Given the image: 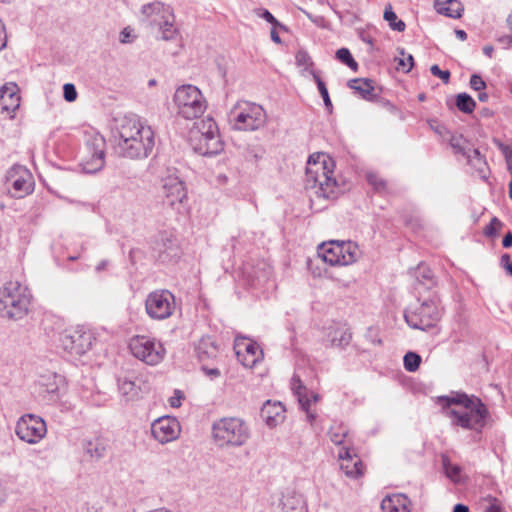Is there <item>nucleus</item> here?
<instances>
[{"label": "nucleus", "instance_id": "e2e57ef3", "mask_svg": "<svg viewBox=\"0 0 512 512\" xmlns=\"http://www.w3.org/2000/svg\"><path fill=\"white\" fill-rule=\"evenodd\" d=\"M453 512H469V509L466 505L456 504L454 506Z\"/></svg>", "mask_w": 512, "mask_h": 512}, {"label": "nucleus", "instance_id": "f257e3e1", "mask_svg": "<svg viewBox=\"0 0 512 512\" xmlns=\"http://www.w3.org/2000/svg\"><path fill=\"white\" fill-rule=\"evenodd\" d=\"M153 128L137 116L124 117L117 127L116 148L129 159H145L155 147Z\"/></svg>", "mask_w": 512, "mask_h": 512}, {"label": "nucleus", "instance_id": "c85d7f7f", "mask_svg": "<svg viewBox=\"0 0 512 512\" xmlns=\"http://www.w3.org/2000/svg\"><path fill=\"white\" fill-rule=\"evenodd\" d=\"M434 7L439 14L450 18H460L464 10L459 0H435Z\"/></svg>", "mask_w": 512, "mask_h": 512}, {"label": "nucleus", "instance_id": "e433bc0d", "mask_svg": "<svg viewBox=\"0 0 512 512\" xmlns=\"http://www.w3.org/2000/svg\"><path fill=\"white\" fill-rule=\"evenodd\" d=\"M328 435L334 444L341 445L347 436V429L341 424H336L331 426Z\"/></svg>", "mask_w": 512, "mask_h": 512}, {"label": "nucleus", "instance_id": "774afa93", "mask_svg": "<svg viewBox=\"0 0 512 512\" xmlns=\"http://www.w3.org/2000/svg\"><path fill=\"white\" fill-rule=\"evenodd\" d=\"M7 496L6 489L3 484L0 483V505L5 501Z\"/></svg>", "mask_w": 512, "mask_h": 512}, {"label": "nucleus", "instance_id": "8fccbe9b", "mask_svg": "<svg viewBox=\"0 0 512 512\" xmlns=\"http://www.w3.org/2000/svg\"><path fill=\"white\" fill-rule=\"evenodd\" d=\"M184 399V394L181 390H174L173 395L168 399V403L173 408H178L182 404V400Z\"/></svg>", "mask_w": 512, "mask_h": 512}, {"label": "nucleus", "instance_id": "37998d69", "mask_svg": "<svg viewBox=\"0 0 512 512\" xmlns=\"http://www.w3.org/2000/svg\"><path fill=\"white\" fill-rule=\"evenodd\" d=\"M503 223L497 218L493 217L490 221V224L485 227L484 234L488 237H494L497 235L498 231L502 228Z\"/></svg>", "mask_w": 512, "mask_h": 512}, {"label": "nucleus", "instance_id": "c756f323", "mask_svg": "<svg viewBox=\"0 0 512 512\" xmlns=\"http://www.w3.org/2000/svg\"><path fill=\"white\" fill-rule=\"evenodd\" d=\"M140 380H132L130 378H123L119 379L118 381V387L120 394L127 400V401H134L140 397Z\"/></svg>", "mask_w": 512, "mask_h": 512}, {"label": "nucleus", "instance_id": "f704fd0d", "mask_svg": "<svg viewBox=\"0 0 512 512\" xmlns=\"http://www.w3.org/2000/svg\"><path fill=\"white\" fill-rule=\"evenodd\" d=\"M384 19L389 23V27L398 32H403L406 28L405 23L399 20L391 5L385 8Z\"/></svg>", "mask_w": 512, "mask_h": 512}, {"label": "nucleus", "instance_id": "338daca9", "mask_svg": "<svg viewBox=\"0 0 512 512\" xmlns=\"http://www.w3.org/2000/svg\"><path fill=\"white\" fill-rule=\"evenodd\" d=\"M107 265H108V261L107 260H102V261H100L97 264L95 269H96L97 272H101V271L106 269Z\"/></svg>", "mask_w": 512, "mask_h": 512}, {"label": "nucleus", "instance_id": "a878e982", "mask_svg": "<svg viewBox=\"0 0 512 512\" xmlns=\"http://www.w3.org/2000/svg\"><path fill=\"white\" fill-rule=\"evenodd\" d=\"M291 386L292 390L294 391L295 395L298 398V402L302 410L306 412L307 420L310 423H313V421L316 419V413L310 410V399L305 394L306 387L302 385L300 378L296 375H294L292 378Z\"/></svg>", "mask_w": 512, "mask_h": 512}, {"label": "nucleus", "instance_id": "cd10ccee", "mask_svg": "<svg viewBox=\"0 0 512 512\" xmlns=\"http://www.w3.org/2000/svg\"><path fill=\"white\" fill-rule=\"evenodd\" d=\"M195 352L200 361L213 359L218 354V345L210 336H203L195 344Z\"/></svg>", "mask_w": 512, "mask_h": 512}, {"label": "nucleus", "instance_id": "1a4fd4ad", "mask_svg": "<svg viewBox=\"0 0 512 512\" xmlns=\"http://www.w3.org/2000/svg\"><path fill=\"white\" fill-rule=\"evenodd\" d=\"M105 138L96 131L85 134V146L82 151L80 165L85 173H96L105 165Z\"/></svg>", "mask_w": 512, "mask_h": 512}, {"label": "nucleus", "instance_id": "69168bd1", "mask_svg": "<svg viewBox=\"0 0 512 512\" xmlns=\"http://www.w3.org/2000/svg\"><path fill=\"white\" fill-rule=\"evenodd\" d=\"M493 52H494V48H493V46H491V45H486V46H484V47H483V53H484L486 56H488L489 58H491V57H492Z\"/></svg>", "mask_w": 512, "mask_h": 512}, {"label": "nucleus", "instance_id": "f8f14e48", "mask_svg": "<svg viewBox=\"0 0 512 512\" xmlns=\"http://www.w3.org/2000/svg\"><path fill=\"white\" fill-rule=\"evenodd\" d=\"M15 434L21 441L35 445L46 437L47 425L42 417L25 414L17 420Z\"/></svg>", "mask_w": 512, "mask_h": 512}, {"label": "nucleus", "instance_id": "9d476101", "mask_svg": "<svg viewBox=\"0 0 512 512\" xmlns=\"http://www.w3.org/2000/svg\"><path fill=\"white\" fill-rule=\"evenodd\" d=\"M131 354L143 363L156 366L166 355V349L161 341L147 335L133 336L129 341Z\"/></svg>", "mask_w": 512, "mask_h": 512}, {"label": "nucleus", "instance_id": "0eeeda50", "mask_svg": "<svg viewBox=\"0 0 512 512\" xmlns=\"http://www.w3.org/2000/svg\"><path fill=\"white\" fill-rule=\"evenodd\" d=\"M173 103L178 116L186 120L201 117L207 109V101L201 90L192 85L179 86L173 95Z\"/></svg>", "mask_w": 512, "mask_h": 512}, {"label": "nucleus", "instance_id": "09e8293b", "mask_svg": "<svg viewBox=\"0 0 512 512\" xmlns=\"http://www.w3.org/2000/svg\"><path fill=\"white\" fill-rule=\"evenodd\" d=\"M470 87L475 91H482L486 88V83L481 76L473 74L470 78Z\"/></svg>", "mask_w": 512, "mask_h": 512}, {"label": "nucleus", "instance_id": "58836bf2", "mask_svg": "<svg viewBox=\"0 0 512 512\" xmlns=\"http://www.w3.org/2000/svg\"><path fill=\"white\" fill-rule=\"evenodd\" d=\"M312 76H313L314 81L317 84L319 93H320L321 97L323 98V101H324V104H325L326 108L328 110H331L332 109V103H331V100H330V97H329V93H328V90H327V87H326L325 83L321 80V78L315 72H312Z\"/></svg>", "mask_w": 512, "mask_h": 512}, {"label": "nucleus", "instance_id": "6e6552de", "mask_svg": "<svg viewBox=\"0 0 512 512\" xmlns=\"http://www.w3.org/2000/svg\"><path fill=\"white\" fill-rule=\"evenodd\" d=\"M266 118L263 107L249 101H238L228 114L229 123L238 131L258 130L264 126Z\"/></svg>", "mask_w": 512, "mask_h": 512}, {"label": "nucleus", "instance_id": "f3484780", "mask_svg": "<svg viewBox=\"0 0 512 512\" xmlns=\"http://www.w3.org/2000/svg\"><path fill=\"white\" fill-rule=\"evenodd\" d=\"M181 425L177 418L162 416L151 423V434L160 444L172 442L180 436Z\"/></svg>", "mask_w": 512, "mask_h": 512}, {"label": "nucleus", "instance_id": "c9c22d12", "mask_svg": "<svg viewBox=\"0 0 512 512\" xmlns=\"http://www.w3.org/2000/svg\"><path fill=\"white\" fill-rule=\"evenodd\" d=\"M456 106L460 111L470 114L474 111L476 103L470 95L460 93L456 98Z\"/></svg>", "mask_w": 512, "mask_h": 512}, {"label": "nucleus", "instance_id": "b1692460", "mask_svg": "<svg viewBox=\"0 0 512 512\" xmlns=\"http://www.w3.org/2000/svg\"><path fill=\"white\" fill-rule=\"evenodd\" d=\"M285 408L280 402L266 401L261 408V417L269 427H275L284 420Z\"/></svg>", "mask_w": 512, "mask_h": 512}, {"label": "nucleus", "instance_id": "7ed1b4c3", "mask_svg": "<svg viewBox=\"0 0 512 512\" xmlns=\"http://www.w3.org/2000/svg\"><path fill=\"white\" fill-rule=\"evenodd\" d=\"M334 168L335 162L328 154L318 152L310 155L305 173L306 189L315 190L319 197H331L337 188Z\"/></svg>", "mask_w": 512, "mask_h": 512}, {"label": "nucleus", "instance_id": "a211bd4d", "mask_svg": "<svg viewBox=\"0 0 512 512\" xmlns=\"http://www.w3.org/2000/svg\"><path fill=\"white\" fill-rule=\"evenodd\" d=\"M162 193L168 205L182 203L186 198L184 183L176 173H171L162 179Z\"/></svg>", "mask_w": 512, "mask_h": 512}, {"label": "nucleus", "instance_id": "de8ad7c7", "mask_svg": "<svg viewBox=\"0 0 512 512\" xmlns=\"http://www.w3.org/2000/svg\"><path fill=\"white\" fill-rule=\"evenodd\" d=\"M494 144L498 147V149L502 152L504 158L506 159L507 163L512 159V147L505 145L498 139L493 140Z\"/></svg>", "mask_w": 512, "mask_h": 512}, {"label": "nucleus", "instance_id": "bf43d9fd", "mask_svg": "<svg viewBox=\"0 0 512 512\" xmlns=\"http://www.w3.org/2000/svg\"><path fill=\"white\" fill-rule=\"evenodd\" d=\"M486 512H503L502 507L497 503H492L486 509Z\"/></svg>", "mask_w": 512, "mask_h": 512}, {"label": "nucleus", "instance_id": "5fc2aeb1", "mask_svg": "<svg viewBox=\"0 0 512 512\" xmlns=\"http://www.w3.org/2000/svg\"><path fill=\"white\" fill-rule=\"evenodd\" d=\"M258 16L275 26L279 24L276 18L266 9H261L258 13Z\"/></svg>", "mask_w": 512, "mask_h": 512}, {"label": "nucleus", "instance_id": "dca6fc26", "mask_svg": "<svg viewBox=\"0 0 512 512\" xmlns=\"http://www.w3.org/2000/svg\"><path fill=\"white\" fill-rule=\"evenodd\" d=\"M92 334L80 328L66 330L61 336V345L64 350L74 355H83L92 346Z\"/></svg>", "mask_w": 512, "mask_h": 512}, {"label": "nucleus", "instance_id": "603ef678", "mask_svg": "<svg viewBox=\"0 0 512 512\" xmlns=\"http://www.w3.org/2000/svg\"><path fill=\"white\" fill-rule=\"evenodd\" d=\"M7 38L6 26L0 19V52L7 46Z\"/></svg>", "mask_w": 512, "mask_h": 512}, {"label": "nucleus", "instance_id": "4468645a", "mask_svg": "<svg viewBox=\"0 0 512 512\" xmlns=\"http://www.w3.org/2000/svg\"><path fill=\"white\" fill-rule=\"evenodd\" d=\"M222 148L216 122L211 118L203 120L199 128V137L195 150L199 154L206 156L216 155L222 151Z\"/></svg>", "mask_w": 512, "mask_h": 512}, {"label": "nucleus", "instance_id": "ddd939ff", "mask_svg": "<svg viewBox=\"0 0 512 512\" xmlns=\"http://www.w3.org/2000/svg\"><path fill=\"white\" fill-rule=\"evenodd\" d=\"M175 308V297L168 290L150 292L145 300L146 313L153 320L169 318L174 313Z\"/></svg>", "mask_w": 512, "mask_h": 512}, {"label": "nucleus", "instance_id": "6ab92c4d", "mask_svg": "<svg viewBox=\"0 0 512 512\" xmlns=\"http://www.w3.org/2000/svg\"><path fill=\"white\" fill-rule=\"evenodd\" d=\"M237 357L243 366L252 368L263 358V351L256 342L250 340L237 343Z\"/></svg>", "mask_w": 512, "mask_h": 512}, {"label": "nucleus", "instance_id": "0e129e2a", "mask_svg": "<svg viewBox=\"0 0 512 512\" xmlns=\"http://www.w3.org/2000/svg\"><path fill=\"white\" fill-rule=\"evenodd\" d=\"M455 35L461 41H465L467 39V33L464 30H455Z\"/></svg>", "mask_w": 512, "mask_h": 512}, {"label": "nucleus", "instance_id": "7c9ffc66", "mask_svg": "<svg viewBox=\"0 0 512 512\" xmlns=\"http://www.w3.org/2000/svg\"><path fill=\"white\" fill-rule=\"evenodd\" d=\"M339 249L341 250L339 256L341 257L342 265L354 263L360 254L358 245L352 241H339Z\"/></svg>", "mask_w": 512, "mask_h": 512}, {"label": "nucleus", "instance_id": "20e7f679", "mask_svg": "<svg viewBox=\"0 0 512 512\" xmlns=\"http://www.w3.org/2000/svg\"><path fill=\"white\" fill-rule=\"evenodd\" d=\"M32 295L18 281H8L0 286V317L18 321L29 313Z\"/></svg>", "mask_w": 512, "mask_h": 512}, {"label": "nucleus", "instance_id": "3c124183", "mask_svg": "<svg viewBox=\"0 0 512 512\" xmlns=\"http://www.w3.org/2000/svg\"><path fill=\"white\" fill-rule=\"evenodd\" d=\"M366 177L369 184L376 190H380L384 187V181L376 173L369 172Z\"/></svg>", "mask_w": 512, "mask_h": 512}, {"label": "nucleus", "instance_id": "ea45409f", "mask_svg": "<svg viewBox=\"0 0 512 512\" xmlns=\"http://www.w3.org/2000/svg\"><path fill=\"white\" fill-rule=\"evenodd\" d=\"M400 54L403 56L402 58H395V61L397 63V70H401L405 73H408L413 65H414V59L413 56L408 54L405 56V52L403 49L400 50Z\"/></svg>", "mask_w": 512, "mask_h": 512}, {"label": "nucleus", "instance_id": "9b49d317", "mask_svg": "<svg viewBox=\"0 0 512 512\" xmlns=\"http://www.w3.org/2000/svg\"><path fill=\"white\" fill-rule=\"evenodd\" d=\"M404 318L411 328L425 331L440 320L441 310L436 300L429 299L407 310Z\"/></svg>", "mask_w": 512, "mask_h": 512}, {"label": "nucleus", "instance_id": "680f3d73", "mask_svg": "<svg viewBox=\"0 0 512 512\" xmlns=\"http://www.w3.org/2000/svg\"><path fill=\"white\" fill-rule=\"evenodd\" d=\"M83 512H101L100 509L91 506L89 503H86L85 506L82 508Z\"/></svg>", "mask_w": 512, "mask_h": 512}, {"label": "nucleus", "instance_id": "4d7b16f0", "mask_svg": "<svg viewBox=\"0 0 512 512\" xmlns=\"http://www.w3.org/2000/svg\"><path fill=\"white\" fill-rule=\"evenodd\" d=\"M502 245L503 247L505 248H509L512 246V233L511 232H508L504 238H503V241H502Z\"/></svg>", "mask_w": 512, "mask_h": 512}, {"label": "nucleus", "instance_id": "393cba45", "mask_svg": "<svg viewBox=\"0 0 512 512\" xmlns=\"http://www.w3.org/2000/svg\"><path fill=\"white\" fill-rule=\"evenodd\" d=\"M383 512H410V500L404 494L386 496L381 502Z\"/></svg>", "mask_w": 512, "mask_h": 512}, {"label": "nucleus", "instance_id": "c03bdc74", "mask_svg": "<svg viewBox=\"0 0 512 512\" xmlns=\"http://www.w3.org/2000/svg\"><path fill=\"white\" fill-rule=\"evenodd\" d=\"M296 63L298 66H302L305 69L312 65L310 56L306 51H298L296 54Z\"/></svg>", "mask_w": 512, "mask_h": 512}, {"label": "nucleus", "instance_id": "72a5a7b5", "mask_svg": "<svg viewBox=\"0 0 512 512\" xmlns=\"http://www.w3.org/2000/svg\"><path fill=\"white\" fill-rule=\"evenodd\" d=\"M85 452L93 459H100L104 457L106 453L105 443L101 439H94L86 441L84 444Z\"/></svg>", "mask_w": 512, "mask_h": 512}, {"label": "nucleus", "instance_id": "4be33fe9", "mask_svg": "<svg viewBox=\"0 0 512 512\" xmlns=\"http://www.w3.org/2000/svg\"><path fill=\"white\" fill-rule=\"evenodd\" d=\"M352 335L345 325L330 326L325 330L323 343L327 347L344 348L349 345Z\"/></svg>", "mask_w": 512, "mask_h": 512}, {"label": "nucleus", "instance_id": "6e6d98bb", "mask_svg": "<svg viewBox=\"0 0 512 512\" xmlns=\"http://www.w3.org/2000/svg\"><path fill=\"white\" fill-rule=\"evenodd\" d=\"M421 271H423V277L427 279L430 282V284H433L434 281L431 271L429 269L426 270V268L424 267H419V272Z\"/></svg>", "mask_w": 512, "mask_h": 512}, {"label": "nucleus", "instance_id": "052dcab7", "mask_svg": "<svg viewBox=\"0 0 512 512\" xmlns=\"http://www.w3.org/2000/svg\"><path fill=\"white\" fill-rule=\"evenodd\" d=\"M270 36H271V39H272V41H273V42H275V43H277V44L281 43L280 36H279V34L277 33V31H276V29H275V28H273V29L271 30V32H270Z\"/></svg>", "mask_w": 512, "mask_h": 512}, {"label": "nucleus", "instance_id": "2eb2a0df", "mask_svg": "<svg viewBox=\"0 0 512 512\" xmlns=\"http://www.w3.org/2000/svg\"><path fill=\"white\" fill-rule=\"evenodd\" d=\"M6 183L9 193L14 198H23L34 189L32 175L22 165H15L7 172Z\"/></svg>", "mask_w": 512, "mask_h": 512}, {"label": "nucleus", "instance_id": "864d4df0", "mask_svg": "<svg viewBox=\"0 0 512 512\" xmlns=\"http://www.w3.org/2000/svg\"><path fill=\"white\" fill-rule=\"evenodd\" d=\"M500 264L512 276V261L509 254L501 256Z\"/></svg>", "mask_w": 512, "mask_h": 512}, {"label": "nucleus", "instance_id": "2f4dec72", "mask_svg": "<svg viewBox=\"0 0 512 512\" xmlns=\"http://www.w3.org/2000/svg\"><path fill=\"white\" fill-rule=\"evenodd\" d=\"M442 465L446 477L454 484H461L465 481V476L462 472L461 466L452 463L448 456H442Z\"/></svg>", "mask_w": 512, "mask_h": 512}, {"label": "nucleus", "instance_id": "39448f33", "mask_svg": "<svg viewBox=\"0 0 512 512\" xmlns=\"http://www.w3.org/2000/svg\"><path fill=\"white\" fill-rule=\"evenodd\" d=\"M211 435L215 445L220 448H238L249 441L251 430L240 417H222L213 422Z\"/></svg>", "mask_w": 512, "mask_h": 512}, {"label": "nucleus", "instance_id": "5701e85b", "mask_svg": "<svg viewBox=\"0 0 512 512\" xmlns=\"http://www.w3.org/2000/svg\"><path fill=\"white\" fill-rule=\"evenodd\" d=\"M0 106L3 111L14 113L20 106L19 88L16 83H5L0 89Z\"/></svg>", "mask_w": 512, "mask_h": 512}, {"label": "nucleus", "instance_id": "49530a36", "mask_svg": "<svg viewBox=\"0 0 512 512\" xmlns=\"http://www.w3.org/2000/svg\"><path fill=\"white\" fill-rule=\"evenodd\" d=\"M430 71L433 76L439 77L444 83H448L450 80V72L448 70H441L438 65H432Z\"/></svg>", "mask_w": 512, "mask_h": 512}, {"label": "nucleus", "instance_id": "13d9d810", "mask_svg": "<svg viewBox=\"0 0 512 512\" xmlns=\"http://www.w3.org/2000/svg\"><path fill=\"white\" fill-rule=\"evenodd\" d=\"M307 397L310 399V405L312 403H316L318 400H319V395L313 391H308V389L306 388V393Z\"/></svg>", "mask_w": 512, "mask_h": 512}, {"label": "nucleus", "instance_id": "412c9836", "mask_svg": "<svg viewBox=\"0 0 512 512\" xmlns=\"http://www.w3.org/2000/svg\"><path fill=\"white\" fill-rule=\"evenodd\" d=\"M338 458L341 461V469L347 477L358 478L364 474L361 459L353 454L349 448H342L339 451Z\"/></svg>", "mask_w": 512, "mask_h": 512}, {"label": "nucleus", "instance_id": "bb28decb", "mask_svg": "<svg viewBox=\"0 0 512 512\" xmlns=\"http://www.w3.org/2000/svg\"><path fill=\"white\" fill-rule=\"evenodd\" d=\"M340 252L339 241H329L318 247V256L331 266L342 265Z\"/></svg>", "mask_w": 512, "mask_h": 512}, {"label": "nucleus", "instance_id": "4c0bfd02", "mask_svg": "<svg viewBox=\"0 0 512 512\" xmlns=\"http://www.w3.org/2000/svg\"><path fill=\"white\" fill-rule=\"evenodd\" d=\"M404 367L409 372H415L421 363V357L414 352H408L404 356Z\"/></svg>", "mask_w": 512, "mask_h": 512}, {"label": "nucleus", "instance_id": "a19ab883", "mask_svg": "<svg viewBox=\"0 0 512 512\" xmlns=\"http://www.w3.org/2000/svg\"><path fill=\"white\" fill-rule=\"evenodd\" d=\"M336 57L338 60L346 64L348 67H350L353 70L357 69V62L353 59L350 51L347 48H340L336 52Z\"/></svg>", "mask_w": 512, "mask_h": 512}, {"label": "nucleus", "instance_id": "79ce46f5", "mask_svg": "<svg viewBox=\"0 0 512 512\" xmlns=\"http://www.w3.org/2000/svg\"><path fill=\"white\" fill-rule=\"evenodd\" d=\"M45 377L41 378V385L46 386V391L48 393H56L58 390L59 383L62 381V377L56 374H49L47 376V380H52L51 382H44Z\"/></svg>", "mask_w": 512, "mask_h": 512}, {"label": "nucleus", "instance_id": "aec40b11", "mask_svg": "<svg viewBox=\"0 0 512 512\" xmlns=\"http://www.w3.org/2000/svg\"><path fill=\"white\" fill-rule=\"evenodd\" d=\"M452 146L467 158L468 164L475 169L481 179L488 178L487 162L478 149L460 147L458 143L454 142V139L452 140Z\"/></svg>", "mask_w": 512, "mask_h": 512}, {"label": "nucleus", "instance_id": "423d86ee", "mask_svg": "<svg viewBox=\"0 0 512 512\" xmlns=\"http://www.w3.org/2000/svg\"><path fill=\"white\" fill-rule=\"evenodd\" d=\"M141 21L152 29H157L162 40L168 41L176 37L175 16L170 6L155 1L143 5Z\"/></svg>", "mask_w": 512, "mask_h": 512}, {"label": "nucleus", "instance_id": "a18cd8bd", "mask_svg": "<svg viewBox=\"0 0 512 512\" xmlns=\"http://www.w3.org/2000/svg\"><path fill=\"white\" fill-rule=\"evenodd\" d=\"M64 99L68 102H73L77 98V91L73 84L66 83L63 86Z\"/></svg>", "mask_w": 512, "mask_h": 512}, {"label": "nucleus", "instance_id": "f03ea898", "mask_svg": "<svg viewBox=\"0 0 512 512\" xmlns=\"http://www.w3.org/2000/svg\"><path fill=\"white\" fill-rule=\"evenodd\" d=\"M439 401L452 425L475 431H481L485 426L488 410L479 398L456 393L440 397Z\"/></svg>", "mask_w": 512, "mask_h": 512}, {"label": "nucleus", "instance_id": "473e14b6", "mask_svg": "<svg viewBox=\"0 0 512 512\" xmlns=\"http://www.w3.org/2000/svg\"><path fill=\"white\" fill-rule=\"evenodd\" d=\"M348 86L355 90L364 99H371L374 96L373 82L369 79H352L348 82Z\"/></svg>", "mask_w": 512, "mask_h": 512}]
</instances>
